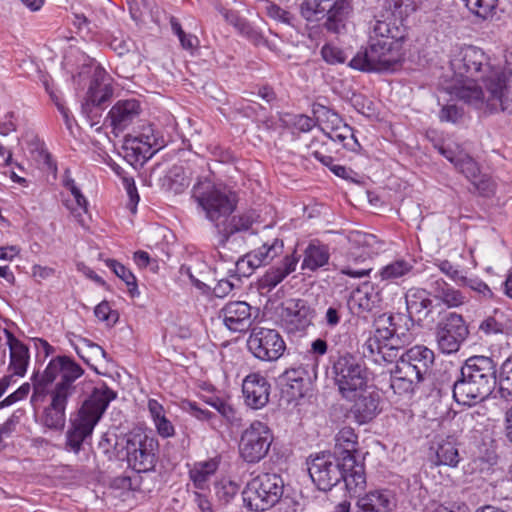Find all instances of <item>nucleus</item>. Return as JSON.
Listing matches in <instances>:
<instances>
[{
  "label": "nucleus",
  "instance_id": "ddd939ff",
  "mask_svg": "<svg viewBox=\"0 0 512 512\" xmlns=\"http://www.w3.org/2000/svg\"><path fill=\"white\" fill-rule=\"evenodd\" d=\"M334 450L341 460L347 462L350 469H354V474L348 478L349 486H366V475L364 464L357 462L356 453H358V436L351 427H343L334 437Z\"/></svg>",
  "mask_w": 512,
  "mask_h": 512
},
{
  "label": "nucleus",
  "instance_id": "2f4dec72",
  "mask_svg": "<svg viewBox=\"0 0 512 512\" xmlns=\"http://www.w3.org/2000/svg\"><path fill=\"white\" fill-rule=\"evenodd\" d=\"M329 260L328 248L324 245L309 244L304 253V259L302 262L303 270L315 271L318 268L326 265Z\"/></svg>",
  "mask_w": 512,
  "mask_h": 512
},
{
  "label": "nucleus",
  "instance_id": "69168bd1",
  "mask_svg": "<svg viewBox=\"0 0 512 512\" xmlns=\"http://www.w3.org/2000/svg\"><path fill=\"white\" fill-rule=\"evenodd\" d=\"M154 424H155L157 433L162 438H169V437L174 436V434H175L174 426L166 416L160 418L159 420L154 422Z\"/></svg>",
  "mask_w": 512,
  "mask_h": 512
},
{
  "label": "nucleus",
  "instance_id": "f257e3e1",
  "mask_svg": "<svg viewBox=\"0 0 512 512\" xmlns=\"http://www.w3.org/2000/svg\"><path fill=\"white\" fill-rule=\"evenodd\" d=\"M456 82L447 92L464 103L489 112L512 113V54L502 66L481 48H459L450 60Z\"/></svg>",
  "mask_w": 512,
  "mask_h": 512
},
{
  "label": "nucleus",
  "instance_id": "e2e57ef3",
  "mask_svg": "<svg viewBox=\"0 0 512 512\" xmlns=\"http://www.w3.org/2000/svg\"><path fill=\"white\" fill-rule=\"evenodd\" d=\"M440 298L448 307L460 306L464 303L465 300V297L462 295L460 291L455 290L451 287L446 289Z\"/></svg>",
  "mask_w": 512,
  "mask_h": 512
},
{
  "label": "nucleus",
  "instance_id": "aec40b11",
  "mask_svg": "<svg viewBox=\"0 0 512 512\" xmlns=\"http://www.w3.org/2000/svg\"><path fill=\"white\" fill-rule=\"evenodd\" d=\"M141 106L136 99L117 101L108 113V120L115 133L126 129L138 118Z\"/></svg>",
  "mask_w": 512,
  "mask_h": 512
},
{
  "label": "nucleus",
  "instance_id": "1a4fd4ad",
  "mask_svg": "<svg viewBox=\"0 0 512 512\" xmlns=\"http://www.w3.org/2000/svg\"><path fill=\"white\" fill-rule=\"evenodd\" d=\"M347 238L349 242L348 265L341 269V273L353 278L368 276L372 271L370 267L356 268L352 264H363L378 255L383 248L382 242L375 235L361 231H351Z\"/></svg>",
  "mask_w": 512,
  "mask_h": 512
},
{
  "label": "nucleus",
  "instance_id": "5701e85b",
  "mask_svg": "<svg viewBox=\"0 0 512 512\" xmlns=\"http://www.w3.org/2000/svg\"><path fill=\"white\" fill-rule=\"evenodd\" d=\"M396 500L389 490H374L358 498L355 512H393Z\"/></svg>",
  "mask_w": 512,
  "mask_h": 512
},
{
  "label": "nucleus",
  "instance_id": "6e6552de",
  "mask_svg": "<svg viewBox=\"0 0 512 512\" xmlns=\"http://www.w3.org/2000/svg\"><path fill=\"white\" fill-rule=\"evenodd\" d=\"M283 491L284 482L280 475L262 473L248 482L243 491V501L249 510L263 512L279 502Z\"/></svg>",
  "mask_w": 512,
  "mask_h": 512
},
{
  "label": "nucleus",
  "instance_id": "e433bc0d",
  "mask_svg": "<svg viewBox=\"0 0 512 512\" xmlns=\"http://www.w3.org/2000/svg\"><path fill=\"white\" fill-rule=\"evenodd\" d=\"M64 186L70 190L71 194L74 197V201L76 204V207L69 204V202H66V206L68 209L71 210V213L73 216L77 219V221L81 224H83V214L87 213V205L88 202L84 195L81 193L80 189L76 186L75 181L72 178H65Z\"/></svg>",
  "mask_w": 512,
  "mask_h": 512
},
{
  "label": "nucleus",
  "instance_id": "603ef678",
  "mask_svg": "<svg viewBox=\"0 0 512 512\" xmlns=\"http://www.w3.org/2000/svg\"><path fill=\"white\" fill-rule=\"evenodd\" d=\"M386 8L392 13L409 14L416 11L421 0H384Z\"/></svg>",
  "mask_w": 512,
  "mask_h": 512
},
{
  "label": "nucleus",
  "instance_id": "49530a36",
  "mask_svg": "<svg viewBox=\"0 0 512 512\" xmlns=\"http://www.w3.org/2000/svg\"><path fill=\"white\" fill-rule=\"evenodd\" d=\"M106 265L115 273L116 276L126 283L130 294L134 296L137 291L136 277L134 274L124 265L113 259H107Z\"/></svg>",
  "mask_w": 512,
  "mask_h": 512
},
{
  "label": "nucleus",
  "instance_id": "4468645a",
  "mask_svg": "<svg viewBox=\"0 0 512 512\" xmlns=\"http://www.w3.org/2000/svg\"><path fill=\"white\" fill-rule=\"evenodd\" d=\"M249 351L259 360L276 361L284 353L286 344L275 329L253 328L247 341Z\"/></svg>",
  "mask_w": 512,
  "mask_h": 512
},
{
  "label": "nucleus",
  "instance_id": "bb28decb",
  "mask_svg": "<svg viewBox=\"0 0 512 512\" xmlns=\"http://www.w3.org/2000/svg\"><path fill=\"white\" fill-rule=\"evenodd\" d=\"M112 94L113 90L109 85L101 84L97 80L93 81L88 89L85 102L81 105L82 113L88 118L97 116V112L93 114L94 109L101 108L103 104L110 100Z\"/></svg>",
  "mask_w": 512,
  "mask_h": 512
},
{
  "label": "nucleus",
  "instance_id": "09e8293b",
  "mask_svg": "<svg viewBox=\"0 0 512 512\" xmlns=\"http://www.w3.org/2000/svg\"><path fill=\"white\" fill-rule=\"evenodd\" d=\"M466 7L477 17L487 19L492 15L498 0H465Z\"/></svg>",
  "mask_w": 512,
  "mask_h": 512
},
{
  "label": "nucleus",
  "instance_id": "c03bdc74",
  "mask_svg": "<svg viewBox=\"0 0 512 512\" xmlns=\"http://www.w3.org/2000/svg\"><path fill=\"white\" fill-rule=\"evenodd\" d=\"M499 392L502 398L512 399V355L501 365L499 374Z\"/></svg>",
  "mask_w": 512,
  "mask_h": 512
},
{
  "label": "nucleus",
  "instance_id": "37998d69",
  "mask_svg": "<svg viewBox=\"0 0 512 512\" xmlns=\"http://www.w3.org/2000/svg\"><path fill=\"white\" fill-rule=\"evenodd\" d=\"M451 163L471 181L480 173L477 162L468 154L459 152L457 156L451 158Z\"/></svg>",
  "mask_w": 512,
  "mask_h": 512
},
{
  "label": "nucleus",
  "instance_id": "5fc2aeb1",
  "mask_svg": "<svg viewBox=\"0 0 512 512\" xmlns=\"http://www.w3.org/2000/svg\"><path fill=\"white\" fill-rule=\"evenodd\" d=\"M463 117V110L455 104L444 105L439 113L442 122L457 123Z\"/></svg>",
  "mask_w": 512,
  "mask_h": 512
},
{
  "label": "nucleus",
  "instance_id": "ea45409f",
  "mask_svg": "<svg viewBox=\"0 0 512 512\" xmlns=\"http://www.w3.org/2000/svg\"><path fill=\"white\" fill-rule=\"evenodd\" d=\"M282 380L295 392L294 395H303V388L307 380H309V373L306 368L299 366L297 368H290L282 375Z\"/></svg>",
  "mask_w": 512,
  "mask_h": 512
},
{
  "label": "nucleus",
  "instance_id": "58836bf2",
  "mask_svg": "<svg viewBox=\"0 0 512 512\" xmlns=\"http://www.w3.org/2000/svg\"><path fill=\"white\" fill-rule=\"evenodd\" d=\"M362 348L364 357L372 358L374 362H380V359L384 361L387 360L383 348H388V346H386L385 338L380 337L379 328L376 329L373 336H370L365 341Z\"/></svg>",
  "mask_w": 512,
  "mask_h": 512
},
{
  "label": "nucleus",
  "instance_id": "6ab92c4d",
  "mask_svg": "<svg viewBox=\"0 0 512 512\" xmlns=\"http://www.w3.org/2000/svg\"><path fill=\"white\" fill-rule=\"evenodd\" d=\"M158 138L154 135L153 129L148 127L138 136H127L125 138V149L131 151L135 161L144 163L150 159L159 149Z\"/></svg>",
  "mask_w": 512,
  "mask_h": 512
},
{
  "label": "nucleus",
  "instance_id": "a878e982",
  "mask_svg": "<svg viewBox=\"0 0 512 512\" xmlns=\"http://www.w3.org/2000/svg\"><path fill=\"white\" fill-rule=\"evenodd\" d=\"M353 12L351 0H336L325 13L326 21L323 26L329 32L339 34L345 29L346 21Z\"/></svg>",
  "mask_w": 512,
  "mask_h": 512
},
{
  "label": "nucleus",
  "instance_id": "6e6d98bb",
  "mask_svg": "<svg viewBox=\"0 0 512 512\" xmlns=\"http://www.w3.org/2000/svg\"><path fill=\"white\" fill-rule=\"evenodd\" d=\"M30 389L31 387L29 383L22 384L16 391L8 395L0 402V409L11 406L18 401L25 399L28 396Z\"/></svg>",
  "mask_w": 512,
  "mask_h": 512
},
{
  "label": "nucleus",
  "instance_id": "f03ea898",
  "mask_svg": "<svg viewBox=\"0 0 512 512\" xmlns=\"http://www.w3.org/2000/svg\"><path fill=\"white\" fill-rule=\"evenodd\" d=\"M84 374L83 368L67 355L53 357L43 373L35 372L32 375L34 393L33 402L38 392L53 384L48 391L51 402L43 413L45 427L62 431L66 423V406L68 401L77 393L76 380Z\"/></svg>",
  "mask_w": 512,
  "mask_h": 512
},
{
  "label": "nucleus",
  "instance_id": "bf43d9fd",
  "mask_svg": "<svg viewBox=\"0 0 512 512\" xmlns=\"http://www.w3.org/2000/svg\"><path fill=\"white\" fill-rule=\"evenodd\" d=\"M439 269L450 277L453 281L460 284H467V277L463 276L461 272L456 269L448 260H442L438 264Z\"/></svg>",
  "mask_w": 512,
  "mask_h": 512
},
{
  "label": "nucleus",
  "instance_id": "a18cd8bd",
  "mask_svg": "<svg viewBox=\"0 0 512 512\" xmlns=\"http://www.w3.org/2000/svg\"><path fill=\"white\" fill-rule=\"evenodd\" d=\"M431 301L427 298L418 297L415 294L406 296V308L410 320H421V316L427 317L428 312L425 311Z\"/></svg>",
  "mask_w": 512,
  "mask_h": 512
},
{
  "label": "nucleus",
  "instance_id": "7c9ffc66",
  "mask_svg": "<svg viewBox=\"0 0 512 512\" xmlns=\"http://www.w3.org/2000/svg\"><path fill=\"white\" fill-rule=\"evenodd\" d=\"M219 462L213 458L203 462H197L189 471V477L195 488L205 490L211 476L217 471Z\"/></svg>",
  "mask_w": 512,
  "mask_h": 512
},
{
  "label": "nucleus",
  "instance_id": "39448f33",
  "mask_svg": "<svg viewBox=\"0 0 512 512\" xmlns=\"http://www.w3.org/2000/svg\"><path fill=\"white\" fill-rule=\"evenodd\" d=\"M192 199L197 203L206 219L214 224L228 219L236 210L238 196L224 184L215 183L209 178H199L193 185Z\"/></svg>",
  "mask_w": 512,
  "mask_h": 512
},
{
  "label": "nucleus",
  "instance_id": "412c9836",
  "mask_svg": "<svg viewBox=\"0 0 512 512\" xmlns=\"http://www.w3.org/2000/svg\"><path fill=\"white\" fill-rule=\"evenodd\" d=\"M10 351L8 370L10 375L23 377L30 362L29 347L19 340L10 330L4 329Z\"/></svg>",
  "mask_w": 512,
  "mask_h": 512
},
{
  "label": "nucleus",
  "instance_id": "c756f323",
  "mask_svg": "<svg viewBox=\"0 0 512 512\" xmlns=\"http://www.w3.org/2000/svg\"><path fill=\"white\" fill-rule=\"evenodd\" d=\"M436 445V464L457 467L460 454L456 438L454 436L441 438Z\"/></svg>",
  "mask_w": 512,
  "mask_h": 512
},
{
  "label": "nucleus",
  "instance_id": "72a5a7b5",
  "mask_svg": "<svg viewBox=\"0 0 512 512\" xmlns=\"http://www.w3.org/2000/svg\"><path fill=\"white\" fill-rule=\"evenodd\" d=\"M412 269L413 265L409 262L403 259L395 260L382 267L375 275V279H379L380 281L394 282L409 274Z\"/></svg>",
  "mask_w": 512,
  "mask_h": 512
},
{
  "label": "nucleus",
  "instance_id": "cd10ccee",
  "mask_svg": "<svg viewBox=\"0 0 512 512\" xmlns=\"http://www.w3.org/2000/svg\"><path fill=\"white\" fill-rule=\"evenodd\" d=\"M379 335L381 338H385L386 346L390 350H398L413 339L407 322H388V326L379 327Z\"/></svg>",
  "mask_w": 512,
  "mask_h": 512
},
{
  "label": "nucleus",
  "instance_id": "774afa93",
  "mask_svg": "<svg viewBox=\"0 0 512 512\" xmlns=\"http://www.w3.org/2000/svg\"><path fill=\"white\" fill-rule=\"evenodd\" d=\"M34 345L37 350V356L43 355L44 359L55 352V348L51 346L46 340L41 338H34Z\"/></svg>",
  "mask_w": 512,
  "mask_h": 512
},
{
  "label": "nucleus",
  "instance_id": "423d86ee",
  "mask_svg": "<svg viewBox=\"0 0 512 512\" xmlns=\"http://www.w3.org/2000/svg\"><path fill=\"white\" fill-rule=\"evenodd\" d=\"M307 465L312 482L321 491H330L341 481H344L346 489L351 494H356L365 488V486H349L348 478L354 474V469H350L347 462L331 451L310 455Z\"/></svg>",
  "mask_w": 512,
  "mask_h": 512
},
{
  "label": "nucleus",
  "instance_id": "4d7b16f0",
  "mask_svg": "<svg viewBox=\"0 0 512 512\" xmlns=\"http://www.w3.org/2000/svg\"><path fill=\"white\" fill-rule=\"evenodd\" d=\"M183 409L190 413L193 417L201 421H209L215 415L207 409L201 408L196 402L187 401L183 405Z\"/></svg>",
  "mask_w": 512,
  "mask_h": 512
},
{
  "label": "nucleus",
  "instance_id": "7ed1b4c3",
  "mask_svg": "<svg viewBox=\"0 0 512 512\" xmlns=\"http://www.w3.org/2000/svg\"><path fill=\"white\" fill-rule=\"evenodd\" d=\"M496 374V363L492 358H468L460 370V377L453 384V398L457 403L468 406L485 400L495 388Z\"/></svg>",
  "mask_w": 512,
  "mask_h": 512
},
{
  "label": "nucleus",
  "instance_id": "f704fd0d",
  "mask_svg": "<svg viewBox=\"0 0 512 512\" xmlns=\"http://www.w3.org/2000/svg\"><path fill=\"white\" fill-rule=\"evenodd\" d=\"M281 316L293 317L297 320H307L316 317V313L305 300L290 299L283 303Z\"/></svg>",
  "mask_w": 512,
  "mask_h": 512
},
{
  "label": "nucleus",
  "instance_id": "dca6fc26",
  "mask_svg": "<svg viewBox=\"0 0 512 512\" xmlns=\"http://www.w3.org/2000/svg\"><path fill=\"white\" fill-rule=\"evenodd\" d=\"M242 393L245 404L258 410L269 402L271 384L260 373H250L242 381Z\"/></svg>",
  "mask_w": 512,
  "mask_h": 512
},
{
  "label": "nucleus",
  "instance_id": "8fccbe9b",
  "mask_svg": "<svg viewBox=\"0 0 512 512\" xmlns=\"http://www.w3.org/2000/svg\"><path fill=\"white\" fill-rule=\"evenodd\" d=\"M251 307L246 302H231L224 308V320H247L250 317Z\"/></svg>",
  "mask_w": 512,
  "mask_h": 512
},
{
  "label": "nucleus",
  "instance_id": "de8ad7c7",
  "mask_svg": "<svg viewBox=\"0 0 512 512\" xmlns=\"http://www.w3.org/2000/svg\"><path fill=\"white\" fill-rule=\"evenodd\" d=\"M214 490L218 501L228 504L237 495L239 486L231 480L222 479L214 484Z\"/></svg>",
  "mask_w": 512,
  "mask_h": 512
},
{
  "label": "nucleus",
  "instance_id": "c85d7f7f",
  "mask_svg": "<svg viewBox=\"0 0 512 512\" xmlns=\"http://www.w3.org/2000/svg\"><path fill=\"white\" fill-rule=\"evenodd\" d=\"M234 27L238 30V32L247 38L251 43L256 46H266L269 50L277 52L279 51V43L281 42L279 37L276 34H270L273 38H269L265 36L262 32L258 31L254 28L250 23L242 18H236L234 23Z\"/></svg>",
  "mask_w": 512,
  "mask_h": 512
},
{
  "label": "nucleus",
  "instance_id": "0eeeda50",
  "mask_svg": "<svg viewBox=\"0 0 512 512\" xmlns=\"http://www.w3.org/2000/svg\"><path fill=\"white\" fill-rule=\"evenodd\" d=\"M404 59L403 44L397 40L369 42V46L359 51L349 66L361 71H394Z\"/></svg>",
  "mask_w": 512,
  "mask_h": 512
},
{
  "label": "nucleus",
  "instance_id": "13d9d810",
  "mask_svg": "<svg viewBox=\"0 0 512 512\" xmlns=\"http://www.w3.org/2000/svg\"><path fill=\"white\" fill-rule=\"evenodd\" d=\"M23 409H18L0 426V437L9 436L19 424L21 417L24 415Z\"/></svg>",
  "mask_w": 512,
  "mask_h": 512
},
{
  "label": "nucleus",
  "instance_id": "9d476101",
  "mask_svg": "<svg viewBox=\"0 0 512 512\" xmlns=\"http://www.w3.org/2000/svg\"><path fill=\"white\" fill-rule=\"evenodd\" d=\"M331 376L346 400L354 399L367 384L365 368L350 354L339 356L333 362Z\"/></svg>",
  "mask_w": 512,
  "mask_h": 512
},
{
  "label": "nucleus",
  "instance_id": "20e7f679",
  "mask_svg": "<svg viewBox=\"0 0 512 512\" xmlns=\"http://www.w3.org/2000/svg\"><path fill=\"white\" fill-rule=\"evenodd\" d=\"M116 398V392L103 384L95 388L86 399L74 419L71 420V428L67 431V446L78 453L85 439L91 436L94 427L101 419L109 403Z\"/></svg>",
  "mask_w": 512,
  "mask_h": 512
},
{
  "label": "nucleus",
  "instance_id": "473e14b6",
  "mask_svg": "<svg viewBox=\"0 0 512 512\" xmlns=\"http://www.w3.org/2000/svg\"><path fill=\"white\" fill-rule=\"evenodd\" d=\"M400 369L396 364L395 369L390 371V388L400 396L409 395L414 391V385L421 380L401 373Z\"/></svg>",
  "mask_w": 512,
  "mask_h": 512
},
{
  "label": "nucleus",
  "instance_id": "0e129e2a",
  "mask_svg": "<svg viewBox=\"0 0 512 512\" xmlns=\"http://www.w3.org/2000/svg\"><path fill=\"white\" fill-rule=\"evenodd\" d=\"M503 332L504 326L502 322H481L478 328V334L480 339Z\"/></svg>",
  "mask_w": 512,
  "mask_h": 512
},
{
  "label": "nucleus",
  "instance_id": "f8f14e48",
  "mask_svg": "<svg viewBox=\"0 0 512 512\" xmlns=\"http://www.w3.org/2000/svg\"><path fill=\"white\" fill-rule=\"evenodd\" d=\"M272 442L273 433L268 425L259 420H255L240 436V457L246 463H258L267 456Z\"/></svg>",
  "mask_w": 512,
  "mask_h": 512
},
{
  "label": "nucleus",
  "instance_id": "2eb2a0df",
  "mask_svg": "<svg viewBox=\"0 0 512 512\" xmlns=\"http://www.w3.org/2000/svg\"><path fill=\"white\" fill-rule=\"evenodd\" d=\"M434 352L426 346L417 345L407 350L397 361L400 372L415 376L421 381L430 372L434 364Z\"/></svg>",
  "mask_w": 512,
  "mask_h": 512
},
{
  "label": "nucleus",
  "instance_id": "b1692460",
  "mask_svg": "<svg viewBox=\"0 0 512 512\" xmlns=\"http://www.w3.org/2000/svg\"><path fill=\"white\" fill-rule=\"evenodd\" d=\"M299 259L300 256L296 255V252L287 255L279 266L271 267L258 280V288L260 290H267L268 292L271 291L289 274L295 271Z\"/></svg>",
  "mask_w": 512,
  "mask_h": 512
},
{
  "label": "nucleus",
  "instance_id": "f3484780",
  "mask_svg": "<svg viewBox=\"0 0 512 512\" xmlns=\"http://www.w3.org/2000/svg\"><path fill=\"white\" fill-rule=\"evenodd\" d=\"M258 217L254 211H246L217 223L215 229L217 247H224L236 233L251 231V234H254L255 231L252 227L257 222Z\"/></svg>",
  "mask_w": 512,
  "mask_h": 512
},
{
  "label": "nucleus",
  "instance_id": "a19ab883",
  "mask_svg": "<svg viewBox=\"0 0 512 512\" xmlns=\"http://www.w3.org/2000/svg\"><path fill=\"white\" fill-rule=\"evenodd\" d=\"M282 249L283 241L275 238L272 243H264L261 247L250 252L249 254L257 259L261 266L272 261L278 254L282 252Z\"/></svg>",
  "mask_w": 512,
  "mask_h": 512
},
{
  "label": "nucleus",
  "instance_id": "4c0bfd02",
  "mask_svg": "<svg viewBox=\"0 0 512 512\" xmlns=\"http://www.w3.org/2000/svg\"><path fill=\"white\" fill-rule=\"evenodd\" d=\"M326 135L329 139L340 143L343 148L348 150L355 151L360 147V144L353 133V128L346 123L340 125L338 128L332 129L331 131H327Z\"/></svg>",
  "mask_w": 512,
  "mask_h": 512
},
{
  "label": "nucleus",
  "instance_id": "338daca9",
  "mask_svg": "<svg viewBox=\"0 0 512 512\" xmlns=\"http://www.w3.org/2000/svg\"><path fill=\"white\" fill-rule=\"evenodd\" d=\"M294 126L301 132H308L315 126V120L306 115H297L294 120Z\"/></svg>",
  "mask_w": 512,
  "mask_h": 512
},
{
  "label": "nucleus",
  "instance_id": "393cba45",
  "mask_svg": "<svg viewBox=\"0 0 512 512\" xmlns=\"http://www.w3.org/2000/svg\"><path fill=\"white\" fill-rule=\"evenodd\" d=\"M374 16L369 22V42H377L383 40H397L403 44L404 35L402 30L392 22V15Z\"/></svg>",
  "mask_w": 512,
  "mask_h": 512
},
{
  "label": "nucleus",
  "instance_id": "680f3d73",
  "mask_svg": "<svg viewBox=\"0 0 512 512\" xmlns=\"http://www.w3.org/2000/svg\"><path fill=\"white\" fill-rule=\"evenodd\" d=\"M94 314L98 320H119L118 312L112 310L107 301L98 304L94 309Z\"/></svg>",
  "mask_w": 512,
  "mask_h": 512
},
{
  "label": "nucleus",
  "instance_id": "c9c22d12",
  "mask_svg": "<svg viewBox=\"0 0 512 512\" xmlns=\"http://www.w3.org/2000/svg\"><path fill=\"white\" fill-rule=\"evenodd\" d=\"M312 111L316 120L324 125L322 130L325 134L327 131H331L344 124L338 113L320 103H315Z\"/></svg>",
  "mask_w": 512,
  "mask_h": 512
},
{
  "label": "nucleus",
  "instance_id": "9b49d317",
  "mask_svg": "<svg viewBox=\"0 0 512 512\" xmlns=\"http://www.w3.org/2000/svg\"><path fill=\"white\" fill-rule=\"evenodd\" d=\"M128 465L138 473L153 471L158 461L159 442L143 432L131 433L126 441Z\"/></svg>",
  "mask_w": 512,
  "mask_h": 512
},
{
  "label": "nucleus",
  "instance_id": "a211bd4d",
  "mask_svg": "<svg viewBox=\"0 0 512 512\" xmlns=\"http://www.w3.org/2000/svg\"><path fill=\"white\" fill-rule=\"evenodd\" d=\"M469 335L465 322H440L436 331L439 349L446 354L455 353Z\"/></svg>",
  "mask_w": 512,
  "mask_h": 512
},
{
  "label": "nucleus",
  "instance_id": "052dcab7",
  "mask_svg": "<svg viewBox=\"0 0 512 512\" xmlns=\"http://www.w3.org/2000/svg\"><path fill=\"white\" fill-rule=\"evenodd\" d=\"M267 14L272 19L286 24H290L293 20V15L289 11L276 4H270L267 6Z\"/></svg>",
  "mask_w": 512,
  "mask_h": 512
},
{
  "label": "nucleus",
  "instance_id": "79ce46f5",
  "mask_svg": "<svg viewBox=\"0 0 512 512\" xmlns=\"http://www.w3.org/2000/svg\"><path fill=\"white\" fill-rule=\"evenodd\" d=\"M205 402L214 408L226 421L232 425L240 423L236 409L226 400L219 397H209Z\"/></svg>",
  "mask_w": 512,
  "mask_h": 512
},
{
  "label": "nucleus",
  "instance_id": "3c124183",
  "mask_svg": "<svg viewBox=\"0 0 512 512\" xmlns=\"http://www.w3.org/2000/svg\"><path fill=\"white\" fill-rule=\"evenodd\" d=\"M321 56L323 60L330 65L342 64L347 59L344 51L332 44H325L321 48Z\"/></svg>",
  "mask_w": 512,
  "mask_h": 512
},
{
  "label": "nucleus",
  "instance_id": "4be33fe9",
  "mask_svg": "<svg viewBox=\"0 0 512 512\" xmlns=\"http://www.w3.org/2000/svg\"><path fill=\"white\" fill-rule=\"evenodd\" d=\"M351 401L354 402L351 413L359 424L370 422L380 412V396L374 391H367L364 388Z\"/></svg>",
  "mask_w": 512,
  "mask_h": 512
},
{
  "label": "nucleus",
  "instance_id": "864d4df0",
  "mask_svg": "<svg viewBox=\"0 0 512 512\" xmlns=\"http://www.w3.org/2000/svg\"><path fill=\"white\" fill-rule=\"evenodd\" d=\"M480 195L484 197H490L495 193L496 184L487 175H481L480 173L474 179L470 181Z\"/></svg>",
  "mask_w": 512,
  "mask_h": 512
}]
</instances>
